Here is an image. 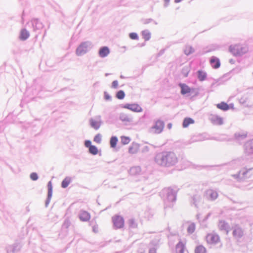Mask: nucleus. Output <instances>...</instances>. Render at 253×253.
Masks as SVG:
<instances>
[{
	"label": "nucleus",
	"instance_id": "nucleus-1",
	"mask_svg": "<svg viewBox=\"0 0 253 253\" xmlns=\"http://www.w3.org/2000/svg\"><path fill=\"white\" fill-rule=\"evenodd\" d=\"M155 160L159 165L170 167L177 163V158L173 152H163L158 154L155 157Z\"/></svg>",
	"mask_w": 253,
	"mask_h": 253
},
{
	"label": "nucleus",
	"instance_id": "nucleus-2",
	"mask_svg": "<svg viewBox=\"0 0 253 253\" xmlns=\"http://www.w3.org/2000/svg\"><path fill=\"white\" fill-rule=\"evenodd\" d=\"M230 51L234 55H241L248 51V47L246 45L235 44L230 46Z\"/></svg>",
	"mask_w": 253,
	"mask_h": 253
},
{
	"label": "nucleus",
	"instance_id": "nucleus-3",
	"mask_svg": "<svg viewBox=\"0 0 253 253\" xmlns=\"http://www.w3.org/2000/svg\"><path fill=\"white\" fill-rule=\"evenodd\" d=\"M113 225L116 228H121L124 226V218L118 215H115L112 217Z\"/></svg>",
	"mask_w": 253,
	"mask_h": 253
},
{
	"label": "nucleus",
	"instance_id": "nucleus-4",
	"mask_svg": "<svg viewBox=\"0 0 253 253\" xmlns=\"http://www.w3.org/2000/svg\"><path fill=\"white\" fill-rule=\"evenodd\" d=\"M206 241L209 244H216L219 242L220 238L217 234L209 233L206 236Z\"/></svg>",
	"mask_w": 253,
	"mask_h": 253
},
{
	"label": "nucleus",
	"instance_id": "nucleus-5",
	"mask_svg": "<svg viewBox=\"0 0 253 253\" xmlns=\"http://www.w3.org/2000/svg\"><path fill=\"white\" fill-rule=\"evenodd\" d=\"M164 126L165 124L163 121L161 120H157L155 123V124L152 128L153 129L154 133H160L163 131Z\"/></svg>",
	"mask_w": 253,
	"mask_h": 253
},
{
	"label": "nucleus",
	"instance_id": "nucleus-6",
	"mask_svg": "<svg viewBox=\"0 0 253 253\" xmlns=\"http://www.w3.org/2000/svg\"><path fill=\"white\" fill-rule=\"evenodd\" d=\"M84 145L86 147L88 148V151L90 154L93 155L98 154V150L97 148L94 145H92L90 140H86L84 143Z\"/></svg>",
	"mask_w": 253,
	"mask_h": 253
},
{
	"label": "nucleus",
	"instance_id": "nucleus-7",
	"mask_svg": "<svg viewBox=\"0 0 253 253\" xmlns=\"http://www.w3.org/2000/svg\"><path fill=\"white\" fill-rule=\"evenodd\" d=\"M124 108L135 112H141L142 111V108L139 105L136 104H126L124 106Z\"/></svg>",
	"mask_w": 253,
	"mask_h": 253
},
{
	"label": "nucleus",
	"instance_id": "nucleus-8",
	"mask_svg": "<svg viewBox=\"0 0 253 253\" xmlns=\"http://www.w3.org/2000/svg\"><path fill=\"white\" fill-rule=\"evenodd\" d=\"M176 253H188L186 249L185 244L179 242L176 246Z\"/></svg>",
	"mask_w": 253,
	"mask_h": 253
},
{
	"label": "nucleus",
	"instance_id": "nucleus-9",
	"mask_svg": "<svg viewBox=\"0 0 253 253\" xmlns=\"http://www.w3.org/2000/svg\"><path fill=\"white\" fill-rule=\"evenodd\" d=\"M79 218L82 221H87L90 218V215L87 211H82L79 214Z\"/></svg>",
	"mask_w": 253,
	"mask_h": 253
},
{
	"label": "nucleus",
	"instance_id": "nucleus-10",
	"mask_svg": "<svg viewBox=\"0 0 253 253\" xmlns=\"http://www.w3.org/2000/svg\"><path fill=\"white\" fill-rule=\"evenodd\" d=\"M211 122L216 125H221L223 124V119L217 115H211Z\"/></svg>",
	"mask_w": 253,
	"mask_h": 253
},
{
	"label": "nucleus",
	"instance_id": "nucleus-11",
	"mask_svg": "<svg viewBox=\"0 0 253 253\" xmlns=\"http://www.w3.org/2000/svg\"><path fill=\"white\" fill-rule=\"evenodd\" d=\"M139 149V144L136 143H132L128 148V152L131 154H134L138 152Z\"/></svg>",
	"mask_w": 253,
	"mask_h": 253
},
{
	"label": "nucleus",
	"instance_id": "nucleus-12",
	"mask_svg": "<svg viewBox=\"0 0 253 253\" xmlns=\"http://www.w3.org/2000/svg\"><path fill=\"white\" fill-rule=\"evenodd\" d=\"M210 63L211 66L214 69H217L220 66L219 60L217 58L213 56L211 58Z\"/></svg>",
	"mask_w": 253,
	"mask_h": 253
},
{
	"label": "nucleus",
	"instance_id": "nucleus-13",
	"mask_svg": "<svg viewBox=\"0 0 253 253\" xmlns=\"http://www.w3.org/2000/svg\"><path fill=\"white\" fill-rule=\"evenodd\" d=\"M110 53V50L108 47L104 46L101 47L99 51V55L101 57L107 56Z\"/></svg>",
	"mask_w": 253,
	"mask_h": 253
},
{
	"label": "nucleus",
	"instance_id": "nucleus-14",
	"mask_svg": "<svg viewBox=\"0 0 253 253\" xmlns=\"http://www.w3.org/2000/svg\"><path fill=\"white\" fill-rule=\"evenodd\" d=\"M86 52V46L85 43L81 44L77 49L76 53L78 55H81Z\"/></svg>",
	"mask_w": 253,
	"mask_h": 253
},
{
	"label": "nucleus",
	"instance_id": "nucleus-15",
	"mask_svg": "<svg viewBox=\"0 0 253 253\" xmlns=\"http://www.w3.org/2000/svg\"><path fill=\"white\" fill-rule=\"evenodd\" d=\"M179 86L181 87V93L182 94H185L191 91L190 87L185 84H180Z\"/></svg>",
	"mask_w": 253,
	"mask_h": 253
},
{
	"label": "nucleus",
	"instance_id": "nucleus-16",
	"mask_svg": "<svg viewBox=\"0 0 253 253\" xmlns=\"http://www.w3.org/2000/svg\"><path fill=\"white\" fill-rule=\"evenodd\" d=\"M216 107L219 109L223 111H227L230 108V106L224 102H221V103L217 104L216 105Z\"/></svg>",
	"mask_w": 253,
	"mask_h": 253
},
{
	"label": "nucleus",
	"instance_id": "nucleus-17",
	"mask_svg": "<svg viewBox=\"0 0 253 253\" xmlns=\"http://www.w3.org/2000/svg\"><path fill=\"white\" fill-rule=\"evenodd\" d=\"M29 36V33L26 30L23 29L20 32L19 38L20 40L24 41L28 39Z\"/></svg>",
	"mask_w": 253,
	"mask_h": 253
},
{
	"label": "nucleus",
	"instance_id": "nucleus-18",
	"mask_svg": "<svg viewBox=\"0 0 253 253\" xmlns=\"http://www.w3.org/2000/svg\"><path fill=\"white\" fill-rule=\"evenodd\" d=\"M194 123V121L190 118H186L184 119L182 126L183 127H187L189 125Z\"/></svg>",
	"mask_w": 253,
	"mask_h": 253
},
{
	"label": "nucleus",
	"instance_id": "nucleus-19",
	"mask_svg": "<svg viewBox=\"0 0 253 253\" xmlns=\"http://www.w3.org/2000/svg\"><path fill=\"white\" fill-rule=\"evenodd\" d=\"M243 230L242 229L239 227H236L233 232V235L236 237H241L243 235Z\"/></svg>",
	"mask_w": 253,
	"mask_h": 253
},
{
	"label": "nucleus",
	"instance_id": "nucleus-20",
	"mask_svg": "<svg viewBox=\"0 0 253 253\" xmlns=\"http://www.w3.org/2000/svg\"><path fill=\"white\" fill-rule=\"evenodd\" d=\"M90 125L95 129H98L100 126V122L94 119L90 120Z\"/></svg>",
	"mask_w": 253,
	"mask_h": 253
},
{
	"label": "nucleus",
	"instance_id": "nucleus-21",
	"mask_svg": "<svg viewBox=\"0 0 253 253\" xmlns=\"http://www.w3.org/2000/svg\"><path fill=\"white\" fill-rule=\"evenodd\" d=\"M207 250L205 247L199 245L195 248V253H206Z\"/></svg>",
	"mask_w": 253,
	"mask_h": 253
},
{
	"label": "nucleus",
	"instance_id": "nucleus-22",
	"mask_svg": "<svg viewBox=\"0 0 253 253\" xmlns=\"http://www.w3.org/2000/svg\"><path fill=\"white\" fill-rule=\"evenodd\" d=\"M71 178L69 177H66L64 178V179L62 181L61 183V186L62 188H66L69 185L70 182H71Z\"/></svg>",
	"mask_w": 253,
	"mask_h": 253
},
{
	"label": "nucleus",
	"instance_id": "nucleus-23",
	"mask_svg": "<svg viewBox=\"0 0 253 253\" xmlns=\"http://www.w3.org/2000/svg\"><path fill=\"white\" fill-rule=\"evenodd\" d=\"M32 22L35 29H39L42 27V24L37 19H33Z\"/></svg>",
	"mask_w": 253,
	"mask_h": 253
},
{
	"label": "nucleus",
	"instance_id": "nucleus-24",
	"mask_svg": "<svg viewBox=\"0 0 253 253\" xmlns=\"http://www.w3.org/2000/svg\"><path fill=\"white\" fill-rule=\"evenodd\" d=\"M118 142V138L116 136H113L111 138L110 141V146L112 148L116 147Z\"/></svg>",
	"mask_w": 253,
	"mask_h": 253
},
{
	"label": "nucleus",
	"instance_id": "nucleus-25",
	"mask_svg": "<svg viewBox=\"0 0 253 253\" xmlns=\"http://www.w3.org/2000/svg\"><path fill=\"white\" fill-rule=\"evenodd\" d=\"M121 142L124 145L128 144L130 141V138L128 136H122L121 137Z\"/></svg>",
	"mask_w": 253,
	"mask_h": 253
},
{
	"label": "nucleus",
	"instance_id": "nucleus-26",
	"mask_svg": "<svg viewBox=\"0 0 253 253\" xmlns=\"http://www.w3.org/2000/svg\"><path fill=\"white\" fill-rule=\"evenodd\" d=\"M198 77L200 81H203L206 78V74L202 71H199L198 72Z\"/></svg>",
	"mask_w": 253,
	"mask_h": 253
},
{
	"label": "nucleus",
	"instance_id": "nucleus-27",
	"mask_svg": "<svg viewBox=\"0 0 253 253\" xmlns=\"http://www.w3.org/2000/svg\"><path fill=\"white\" fill-rule=\"evenodd\" d=\"M143 38L145 41H148L151 38L150 33L147 31H144L142 32Z\"/></svg>",
	"mask_w": 253,
	"mask_h": 253
},
{
	"label": "nucleus",
	"instance_id": "nucleus-28",
	"mask_svg": "<svg viewBox=\"0 0 253 253\" xmlns=\"http://www.w3.org/2000/svg\"><path fill=\"white\" fill-rule=\"evenodd\" d=\"M101 140H102V135L100 133H98L97 134H96L94 136V139H93L94 142H95V143H96L97 144H100L101 142Z\"/></svg>",
	"mask_w": 253,
	"mask_h": 253
},
{
	"label": "nucleus",
	"instance_id": "nucleus-29",
	"mask_svg": "<svg viewBox=\"0 0 253 253\" xmlns=\"http://www.w3.org/2000/svg\"><path fill=\"white\" fill-rule=\"evenodd\" d=\"M125 96V94L124 91L120 90L116 94V97L119 99H123L124 98Z\"/></svg>",
	"mask_w": 253,
	"mask_h": 253
},
{
	"label": "nucleus",
	"instance_id": "nucleus-30",
	"mask_svg": "<svg viewBox=\"0 0 253 253\" xmlns=\"http://www.w3.org/2000/svg\"><path fill=\"white\" fill-rule=\"evenodd\" d=\"M189 71H190V67H187L183 69L182 74H183V76L185 77H187Z\"/></svg>",
	"mask_w": 253,
	"mask_h": 253
},
{
	"label": "nucleus",
	"instance_id": "nucleus-31",
	"mask_svg": "<svg viewBox=\"0 0 253 253\" xmlns=\"http://www.w3.org/2000/svg\"><path fill=\"white\" fill-rule=\"evenodd\" d=\"M210 196L211 200H214L217 197L218 195L217 192L214 191H211L210 194Z\"/></svg>",
	"mask_w": 253,
	"mask_h": 253
},
{
	"label": "nucleus",
	"instance_id": "nucleus-32",
	"mask_svg": "<svg viewBox=\"0 0 253 253\" xmlns=\"http://www.w3.org/2000/svg\"><path fill=\"white\" fill-rule=\"evenodd\" d=\"M129 225L131 227L134 228L137 226V224L134 219L129 220Z\"/></svg>",
	"mask_w": 253,
	"mask_h": 253
},
{
	"label": "nucleus",
	"instance_id": "nucleus-33",
	"mask_svg": "<svg viewBox=\"0 0 253 253\" xmlns=\"http://www.w3.org/2000/svg\"><path fill=\"white\" fill-rule=\"evenodd\" d=\"M30 178L33 180H36L38 178V176L36 173L33 172L30 174Z\"/></svg>",
	"mask_w": 253,
	"mask_h": 253
},
{
	"label": "nucleus",
	"instance_id": "nucleus-34",
	"mask_svg": "<svg viewBox=\"0 0 253 253\" xmlns=\"http://www.w3.org/2000/svg\"><path fill=\"white\" fill-rule=\"evenodd\" d=\"M129 36L130 38L132 40L138 39V36H137V34H136L135 33H130Z\"/></svg>",
	"mask_w": 253,
	"mask_h": 253
},
{
	"label": "nucleus",
	"instance_id": "nucleus-35",
	"mask_svg": "<svg viewBox=\"0 0 253 253\" xmlns=\"http://www.w3.org/2000/svg\"><path fill=\"white\" fill-rule=\"evenodd\" d=\"M193 51V49L191 47H187L185 49V53L188 55Z\"/></svg>",
	"mask_w": 253,
	"mask_h": 253
},
{
	"label": "nucleus",
	"instance_id": "nucleus-36",
	"mask_svg": "<svg viewBox=\"0 0 253 253\" xmlns=\"http://www.w3.org/2000/svg\"><path fill=\"white\" fill-rule=\"evenodd\" d=\"M195 230V226L193 224H191L189 226L188 228V232L189 233H192L194 232Z\"/></svg>",
	"mask_w": 253,
	"mask_h": 253
},
{
	"label": "nucleus",
	"instance_id": "nucleus-37",
	"mask_svg": "<svg viewBox=\"0 0 253 253\" xmlns=\"http://www.w3.org/2000/svg\"><path fill=\"white\" fill-rule=\"evenodd\" d=\"M112 87L114 88H117L118 87V82L117 81H113L112 84Z\"/></svg>",
	"mask_w": 253,
	"mask_h": 253
},
{
	"label": "nucleus",
	"instance_id": "nucleus-38",
	"mask_svg": "<svg viewBox=\"0 0 253 253\" xmlns=\"http://www.w3.org/2000/svg\"><path fill=\"white\" fill-rule=\"evenodd\" d=\"M149 253H157L156 250L154 248L150 249L149 251Z\"/></svg>",
	"mask_w": 253,
	"mask_h": 253
},
{
	"label": "nucleus",
	"instance_id": "nucleus-39",
	"mask_svg": "<svg viewBox=\"0 0 253 253\" xmlns=\"http://www.w3.org/2000/svg\"><path fill=\"white\" fill-rule=\"evenodd\" d=\"M123 117H124L123 116L121 117L122 120L127 121H129V118L128 117H126L123 118Z\"/></svg>",
	"mask_w": 253,
	"mask_h": 253
},
{
	"label": "nucleus",
	"instance_id": "nucleus-40",
	"mask_svg": "<svg viewBox=\"0 0 253 253\" xmlns=\"http://www.w3.org/2000/svg\"><path fill=\"white\" fill-rule=\"evenodd\" d=\"M48 187H49V193L51 191V182H49L48 183Z\"/></svg>",
	"mask_w": 253,
	"mask_h": 253
},
{
	"label": "nucleus",
	"instance_id": "nucleus-41",
	"mask_svg": "<svg viewBox=\"0 0 253 253\" xmlns=\"http://www.w3.org/2000/svg\"><path fill=\"white\" fill-rule=\"evenodd\" d=\"M168 127L169 128V129H171V127H172V124L171 123H169L168 125Z\"/></svg>",
	"mask_w": 253,
	"mask_h": 253
},
{
	"label": "nucleus",
	"instance_id": "nucleus-42",
	"mask_svg": "<svg viewBox=\"0 0 253 253\" xmlns=\"http://www.w3.org/2000/svg\"><path fill=\"white\" fill-rule=\"evenodd\" d=\"M93 230L94 232H96L97 231V228L95 227H93Z\"/></svg>",
	"mask_w": 253,
	"mask_h": 253
},
{
	"label": "nucleus",
	"instance_id": "nucleus-43",
	"mask_svg": "<svg viewBox=\"0 0 253 253\" xmlns=\"http://www.w3.org/2000/svg\"><path fill=\"white\" fill-rule=\"evenodd\" d=\"M105 98L106 99H109L110 98V96L108 95H106Z\"/></svg>",
	"mask_w": 253,
	"mask_h": 253
},
{
	"label": "nucleus",
	"instance_id": "nucleus-44",
	"mask_svg": "<svg viewBox=\"0 0 253 253\" xmlns=\"http://www.w3.org/2000/svg\"><path fill=\"white\" fill-rule=\"evenodd\" d=\"M182 0H175V2L176 3H178V2H179L181 1Z\"/></svg>",
	"mask_w": 253,
	"mask_h": 253
},
{
	"label": "nucleus",
	"instance_id": "nucleus-45",
	"mask_svg": "<svg viewBox=\"0 0 253 253\" xmlns=\"http://www.w3.org/2000/svg\"><path fill=\"white\" fill-rule=\"evenodd\" d=\"M247 172H248V171H242V174L244 175L245 174V173H246Z\"/></svg>",
	"mask_w": 253,
	"mask_h": 253
},
{
	"label": "nucleus",
	"instance_id": "nucleus-46",
	"mask_svg": "<svg viewBox=\"0 0 253 253\" xmlns=\"http://www.w3.org/2000/svg\"><path fill=\"white\" fill-rule=\"evenodd\" d=\"M165 1H166V2H167V3H168V2H169V0H165Z\"/></svg>",
	"mask_w": 253,
	"mask_h": 253
}]
</instances>
